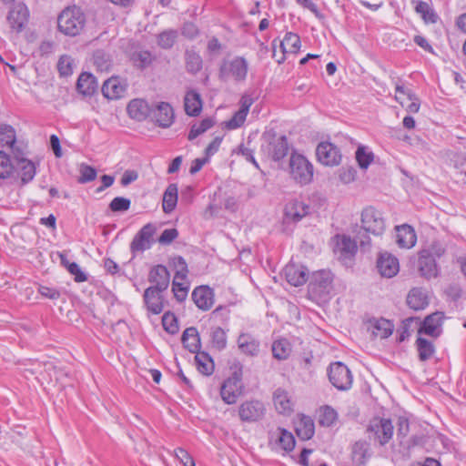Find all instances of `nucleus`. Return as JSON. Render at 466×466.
I'll list each match as a JSON object with an SVG mask.
<instances>
[{
    "label": "nucleus",
    "mask_w": 466,
    "mask_h": 466,
    "mask_svg": "<svg viewBox=\"0 0 466 466\" xmlns=\"http://www.w3.org/2000/svg\"><path fill=\"white\" fill-rule=\"evenodd\" d=\"M86 25V15L76 6L64 9L57 18L58 30L68 36H76L81 33Z\"/></svg>",
    "instance_id": "f257e3e1"
},
{
    "label": "nucleus",
    "mask_w": 466,
    "mask_h": 466,
    "mask_svg": "<svg viewBox=\"0 0 466 466\" xmlns=\"http://www.w3.org/2000/svg\"><path fill=\"white\" fill-rule=\"evenodd\" d=\"M263 153L273 161L283 159L289 152V143L286 136L278 135L270 130L263 134Z\"/></svg>",
    "instance_id": "f03ea898"
},
{
    "label": "nucleus",
    "mask_w": 466,
    "mask_h": 466,
    "mask_svg": "<svg viewBox=\"0 0 466 466\" xmlns=\"http://www.w3.org/2000/svg\"><path fill=\"white\" fill-rule=\"evenodd\" d=\"M332 281V275L329 271L314 272L308 286L309 296L314 299L326 301L333 289Z\"/></svg>",
    "instance_id": "7ed1b4c3"
},
{
    "label": "nucleus",
    "mask_w": 466,
    "mask_h": 466,
    "mask_svg": "<svg viewBox=\"0 0 466 466\" xmlns=\"http://www.w3.org/2000/svg\"><path fill=\"white\" fill-rule=\"evenodd\" d=\"M291 177L300 185H308L313 179V165L301 154L292 153L289 158Z\"/></svg>",
    "instance_id": "20e7f679"
},
{
    "label": "nucleus",
    "mask_w": 466,
    "mask_h": 466,
    "mask_svg": "<svg viewBox=\"0 0 466 466\" xmlns=\"http://www.w3.org/2000/svg\"><path fill=\"white\" fill-rule=\"evenodd\" d=\"M394 427L390 419L373 418L368 427L369 438L379 441L381 446L386 445L393 436Z\"/></svg>",
    "instance_id": "39448f33"
},
{
    "label": "nucleus",
    "mask_w": 466,
    "mask_h": 466,
    "mask_svg": "<svg viewBox=\"0 0 466 466\" xmlns=\"http://www.w3.org/2000/svg\"><path fill=\"white\" fill-rule=\"evenodd\" d=\"M248 70V61L242 56H236L220 66L219 78L227 81L229 77H232L237 82H242L247 77Z\"/></svg>",
    "instance_id": "423d86ee"
},
{
    "label": "nucleus",
    "mask_w": 466,
    "mask_h": 466,
    "mask_svg": "<svg viewBox=\"0 0 466 466\" xmlns=\"http://www.w3.org/2000/svg\"><path fill=\"white\" fill-rule=\"evenodd\" d=\"M361 227L365 232L380 236L385 231V220L381 213L372 207H368L361 213Z\"/></svg>",
    "instance_id": "0eeeda50"
},
{
    "label": "nucleus",
    "mask_w": 466,
    "mask_h": 466,
    "mask_svg": "<svg viewBox=\"0 0 466 466\" xmlns=\"http://www.w3.org/2000/svg\"><path fill=\"white\" fill-rule=\"evenodd\" d=\"M330 383L339 390H347L352 384V375L348 367L342 362L331 363L328 369Z\"/></svg>",
    "instance_id": "6e6552de"
},
{
    "label": "nucleus",
    "mask_w": 466,
    "mask_h": 466,
    "mask_svg": "<svg viewBox=\"0 0 466 466\" xmlns=\"http://www.w3.org/2000/svg\"><path fill=\"white\" fill-rule=\"evenodd\" d=\"M243 390L241 374L234 372L231 377L223 382L220 388V395L225 403L234 404L238 398L243 394Z\"/></svg>",
    "instance_id": "1a4fd4ad"
},
{
    "label": "nucleus",
    "mask_w": 466,
    "mask_h": 466,
    "mask_svg": "<svg viewBox=\"0 0 466 466\" xmlns=\"http://www.w3.org/2000/svg\"><path fill=\"white\" fill-rule=\"evenodd\" d=\"M157 232V227L153 223H147L135 235L131 243L130 250L135 255L137 252H144L149 249L154 243V235Z\"/></svg>",
    "instance_id": "9d476101"
},
{
    "label": "nucleus",
    "mask_w": 466,
    "mask_h": 466,
    "mask_svg": "<svg viewBox=\"0 0 466 466\" xmlns=\"http://www.w3.org/2000/svg\"><path fill=\"white\" fill-rule=\"evenodd\" d=\"M316 156L319 163L329 167L339 166L342 159L339 147L328 141L320 142L318 145Z\"/></svg>",
    "instance_id": "9b49d317"
},
{
    "label": "nucleus",
    "mask_w": 466,
    "mask_h": 466,
    "mask_svg": "<svg viewBox=\"0 0 466 466\" xmlns=\"http://www.w3.org/2000/svg\"><path fill=\"white\" fill-rule=\"evenodd\" d=\"M265 412V405L259 400H246L238 408V416L245 422L258 421L264 417Z\"/></svg>",
    "instance_id": "f8f14e48"
},
{
    "label": "nucleus",
    "mask_w": 466,
    "mask_h": 466,
    "mask_svg": "<svg viewBox=\"0 0 466 466\" xmlns=\"http://www.w3.org/2000/svg\"><path fill=\"white\" fill-rule=\"evenodd\" d=\"M443 319L444 315L440 311L428 315L418 330L419 334L423 333L433 338H438L442 331L441 326Z\"/></svg>",
    "instance_id": "ddd939ff"
},
{
    "label": "nucleus",
    "mask_w": 466,
    "mask_h": 466,
    "mask_svg": "<svg viewBox=\"0 0 466 466\" xmlns=\"http://www.w3.org/2000/svg\"><path fill=\"white\" fill-rule=\"evenodd\" d=\"M418 267L420 275L427 279L439 276V267L436 259L428 250H422L420 253Z\"/></svg>",
    "instance_id": "4468645a"
},
{
    "label": "nucleus",
    "mask_w": 466,
    "mask_h": 466,
    "mask_svg": "<svg viewBox=\"0 0 466 466\" xmlns=\"http://www.w3.org/2000/svg\"><path fill=\"white\" fill-rule=\"evenodd\" d=\"M377 268L382 277L392 278L400 270L399 260L390 253H380L377 259Z\"/></svg>",
    "instance_id": "2eb2a0df"
},
{
    "label": "nucleus",
    "mask_w": 466,
    "mask_h": 466,
    "mask_svg": "<svg viewBox=\"0 0 466 466\" xmlns=\"http://www.w3.org/2000/svg\"><path fill=\"white\" fill-rule=\"evenodd\" d=\"M29 17V11L25 5L17 4L10 11L7 21L11 28L16 32H21L25 28Z\"/></svg>",
    "instance_id": "dca6fc26"
},
{
    "label": "nucleus",
    "mask_w": 466,
    "mask_h": 466,
    "mask_svg": "<svg viewBox=\"0 0 466 466\" xmlns=\"http://www.w3.org/2000/svg\"><path fill=\"white\" fill-rule=\"evenodd\" d=\"M148 281L152 284L149 288L165 291L170 282V274L164 265L153 267L148 273Z\"/></svg>",
    "instance_id": "f3484780"
},
{
    "label": "nucleus",
    "mask_w": 466,
    "mask_h": 466,
    "mask_svg": "<svg viewBox=\"0 0 466 466\" xmlns=\"http://www.w3.org/2000/svg\"><path fill=\"white\" fill-rule=\"evenodd\" d=\"M0 145L12 148L15 157L24 156V149L16 145V135L15 128L6 124L0 126Z\"/></svg>",
    "instance_id": "a211bd4d"
},
{
    "label": "nucleus",
    "mask_w": 466,
    "mask_h": 466,
    "mask_svg": "<svg viewBox=\"0 0 466 466\" xmlns=\"http://www.w3.org/2000/svg\"><path fill=\"white\" fill-rule=\"evenodd\" d=\"M163 290L147 288L144 291L143 299L144 303L149 312L157 315L164 309V298L162 296Z\"/></svg>",
    "instance_id": "6ab92c4d"
},
{
    "label": "nucleus",
    "mask_w": 466,
    "mask_h": 466,
    "mask_svg": "<svg viewBox=\"0 0 466 466\" xmlns=\"http://www.w3.org/2000/svg\"><path fill=\"white\" fill-rule=\"evenodd\" d=\"M310 207L302 201L294 199L285 207V219L297 223L309 214Z\"/></svg>",
    "instance_id": "aec40b11"
},
{
    "label": "nucleus",
    "mask_w": 466,
    "mask_h": 466,
    "mask_svg": "<svg viewBox=\"0 0 466 466\" xmlns=\"http://www.w3.org/2000/svg\"><path fill=\"white\" fill-rule=\"evenodd\" d=\"M284 274L287 281L294 287L301 286L308 280V269L302 265L289 263L284 268Z\"/></svg>",
    "instance_id": "412c9836"
},
{
    "label": "nucleus",
    "mask_w": 466,
    "mask_h": 466,
    "mask_svg": "<svg viewBox=\"0 0 466 466\" xmlns=\"http://www.w3.org/2000/svg\"><path fill=\"white\" fill-rule=\"evenodd\" d=\"M101 91L107 99H118L125 96L127 85L118 77H110L104 82Z\"/></svg>",
    "instance_id": "4be33fe9"
},
{
    "label": "nucleus",
    "mask_w": 466,
    "mask_h": 466,
    "mask_svg": "<svg viewBox=\"0 0 466 466\" xmlns=\"http://www.w3.org/2000/svg\"><path fill=\"white\" fill-rule=\"evenodd\" d=\"M156 123L161 127H168L174 121V111L172 106L166 102H160L151 111Z\"/></svg>",
    "instance_id": "5701e85b"
},
{
    "label": "nucleus",
    "mask_w": 466,
    "mask_h": 466,
    "mask_svg": "<svg viewBox=\"0 0 466 466\" xmlns=\"http://www.w3.org/2000/svg\"><path fill=\"white\" fill-rule=\"evenodd\" d=\"M191 297L196 306L201 310H208L213 306L214 293L207 286H199L194 289Z\"/></svg>",
    "instance_id": "b1692460"
},
{
    "label": "nucleus",
    "mask_w": 466,
    "mask_h": 466,
    "mask_svg": "<svg viewBox=\"0 0 466 466\" xmlns=\"http://www.w3.org/2000/svg\"><path fill=\"white\" fill-rule=\"evenodd\" d=\"M395 229L397 232L396 242L400 248H410L416 244L417 236L411 226L403 224L397 226Z\"/></svg>",
    "instance_id": "393cba45"
},
{
    "label": "nucleus",
    "mask_w": 466,
    "mask_h": 466,
    "mask_svg": "<svg viewBox=\"0 0 466 466\" xmlns=\"http://www.w3.org/2000/svg\"><path fill=\"white\" fill-rule=\"evenodd\" d=\"M127 110L131 118L143 121L150 115L152 108L146 100L137 98L128 103Z\"/></svg>",
    "instance_id": "a878e982"
},
{
    "label": "nucleus",
    "mask_w": 466,
    "mask_h": 466,
    "mask_svg": "<svg viewBox=\"0 0 466 466\" xmlns=\"http://www.w3.org/2000/svg\"><path fill=\"white\" fill-rule=\"evenodd\" d=\"M97 87V81L92 74L84 72L79 76L76 82V89L80 94L91 96L96 92Z\"/></svg>",
    "instance_id": "bb28decb"
},
{
    "label": "nucleus",
    "mask_w": 466,
    "mask_h": 466,
    "mask_svg": "<svg viewBox=\"0 0 466 466\" xmlns=\"http://www.w3.org/2000/svg\"><path fill=\"white\" fill-rule=\"evenodd\" d=\"M240 351L248 356H257L259 352V342L248 333H241L238 338Z\"/></svg>",
    "instance_id": "cd10ccee"
},
{
    "label": "nucleus",
    "mask_w": 466,
    "mask_h": 466,
    "mask_svg": "<svg viewBox=\"0 0 466 466\" xmlns=\"http://www.w3.org/2000/svg\"><path fill=\"white\" fill-rule=\"evenodd\" d=\"M408 306L414 310L424 309L428 304V297L420 288H413L407 296Z\"/></svg>",
    "instance_id": "c85d7f7f"
},
{
    "label": "nucleus",
    "mask_w": 466,
    "mask_h": 466,
    "mask_svg": "<svg viewBox=\"0 0 466 466\" xmlns=\"http://www.w3.org/2000/svg\"><path fill=\"white\" fill-rule=\"evenodd\" d=\"M182 343L186 349L192 353H197L200 349V338L197 328H187L181 338Z\"/></svg>",
    "instance_id": "c756f323"
},
{
    "label": "nucleus",
    "mask_w": 466,
    "mask_h": 466,
    "mask_svg": "<svg viewBox=\"0 0 466 466\" xmlns=\"http://www.w3.org/2000/svg\"><path fill=\"white\" fill-rule=\"evenodd\" d=\"M273 401L279 413L288 415L292 411L293 404L286 390L282 389L276 390L273 395Z\"/></svg>",
    "instance_id": "7c9ffc66"
},
{
    "label": "nucleus",
    "mask_w": 466,
    "mask_h": 466,
    "mask_svg": "<svg viewBox=\"0 0 466 466\" xmlns=\"http://www.w3.org/2000/svg\"><path fill=\"white\" fill-rule=\"evenodd\" d=\"M279 46L282 49V53H297L300 48V38L297 34L287 33L284 39L279 43ZM285 59V56L277 60L279 64L282 63Z\"/></svg>",
    "instance_id": "2f4dec72"
},
{
    "label": "nucleus",
    "mask_w": 466,
    "mask_h": 466,
    "mask_svg": "<svg viewBox=\"0 0 466 466\" xmlns=\"http://www.w3.org/2000/svg\"><path fill=\"white\" fill-rule=\"evenodd\" d=\"M184 106L188 116H198L202 109L200 95L194 90L188 91L185 96Z\"/></svg>",
    "instance_id": "473e14b6"
},
{
    "label": "nucleus",
    "mask_w": 466,
    "mask_h": 466,
    "mask_svg": "<svg viewBox=\"0 0 466 466\" xmlns=\"http://www.w3.org/2000/svg\"><path fill=\"white\" fill-rule=\"evenodd\" d=\"M177 203V184H170L167 187L163 195L162 208L163 211L167 214L171 213Z\"/></svg>",
    "instance_id": "72a5a7b5"
},
{
    "label": "nucleus",
    "mask_w": 466,
    "mask_h": 466,
    "mask_svg": "<svg viewBox=\"0 0 466 466\" xmlns=\"http://www.w3.org/2000/svg\"><path fill=\"white\" fill-rule=\"evenodd\" d=\"M15 159L21 171L22 183L26 184L30 182L35 176V164L31 160L24 157V156H19L15 157Z\"/></svg>",
    "instance_id": "f704fd0d"
},
{
    "label": "nucleus",
    "mask_w": 466,
    "mask_h": 466,
    "mask_svg": "<svg viewBox=\"0 0 466 466\" xmlns=\"http://www.w3.org/2000/svg\"><path fill=\"white\" fill-rule=\"evenodd\" d=\"M416 348L420 361H427L432 358L435 353L434 344L429 339L419 337L416 339Z\"/></svg>",
    "instance_id": "c9c22d12"
},
{
    "label": "nucleus",
    "mask_w": 466,
    "mask_h": 466,
    "mask_svg": "<svg viewBox=\"0 0 466 466\" xmlns=\"http://www.w3.org/2000/svg\"><path fill=\"white\" fill-rule=\"evenodd\" d=\"M393 324L385 319H380L371 325V333L375 338L386 339L392 334Z\"/></svg>",
    "instance_id": "e433bc0d"
},
{
    "label": "nucleus",
    "mask_w": 466,
    "mask_h": 466,
    "mask_svg": "<svg viewBox=\"0 0 466 466\" xmlns=\"http://www.w3.org/2000/svg\"><path fill=\"white\" fill-rule=\"evenodd\" d=\"M195 361L198 370L203 375H211L214 371V362L211 357L206 352H197Z\"/></svg>",
    "instance_id": "4c0bfd02"
},
{
    "label": "nucleus",
    "mask_w": 466,
    "mask_h": 466,
    "mask_svg": "<svg viewBox=\"0 0 466 466\" xmlns=\"http://www.w3.org/2000/svg\"><path fill=\"white\" fill-rule=\"evenodd\" d=\"M186 68L188 73L197 74L202 69V58L194 50H187L185 53Z\"/></svg>",
    "instance_id": "58836bf2"
},
{
    "label": "nucleus",
    "mask_w": 466,
    "mask_h": 466,
    "mask_svg": "<svg viewBox=\"0 0 466 466\" xmlns=\"http://www.w3.org/2000/svg\"><path fill=\"white\" fill-rule=\"evenodd\" d=\"M298 436L304 441L309 440L314 435V423L309 417H304L296 427Z\"/></svg>",
    "instance_id": "ea45409f"
},
{
    "label": "nucleus",
    "mask_w": 466,
    "mask_h": 466,
    "mask_svg": "<svg viewBox=\"0 0 466 466\" xmlns=\"http://www.w3.org/2000/svg\"><path fill=\"white\" fill-rule=\"evenodd\" d=\"M291 352L290 343L286 339L276 340L272 344L273 357L278 360H286Z\"/></svg>",
    "instance_id": "a19ab883"
},
{
    "label": "nucleus",
    "mask_w": 466,
    "mask_h": 466,
    "mask_svg": "<svg viewBox=\"0 0 466 466\" xmlns=\"http://www.w3.org/2000/svg\"><path fill=\"white\" fill-rule=\"evenodd\" d=\"M210 341L212 347L217 350H222L227 347V335L220 327L212 328L210 331Z\"/></svg>",
    "instance_id": "79ce46f5"
},
{
    "label": "nucleus",
    "mask_w": 466,
    "mask_h": 466,
    "mask_svg": "<svg viewBox=\"0 0 466 466\" xmlns=\"http://www.w3.org/2000/svg\"><path fill=\"white\" fill-rule=\"evenodd\" d=\"M177 31L174 29L165 30L157 35V45L164 49L171 48L177 38Z\"/></svg>",
    "instance_id": "37998d69"
},
{
    "label": "nucleus",
    "mask_w": 466,
    "mask_h": 466,
    "mask_svg": "<svg viewBox=\"0 0 466 466\" xmlns=\"http://www.w3.org/2000/svg\"><path fill=\"white\" fill-rule=\"evenodd\" d=\"M93 64L100 72L108 71L111 67L109 56L103 50H96L94 52Z\"/></svg>",
    "instance_id": "c03bdc74"
},
{
    "label": "nucleus",
    "mask_w": 466,
    "mask_h": 466,
    "mask_svg": "<svg viewBox=\"0 0 466 466\" xmlns=\"http://www.w3.org/2000/svg\"><path fill=\"white\" fill-rule=\"evenodd\" d=\"M337 411L330 406H324L319 409V422L325 427L331 426L337 420Z\"/></svg>",
    "instance_id": "a18cd8bd"
},
{
    "label": "nucleus",
    "mask_w": 466,
    "mask_h": 466,
    "mask_svg": "<svg viewBox=\"0 0 466 466\" xmlns=\"http://www.w3.org/2000/svg\"><path fill=\"white\" fill-rule=\"evenodd\" d=\"M214 125V121L210 118H205L198 124H194L188 134V140H193L198 137L199 135L203 134L209 128H211Z\"/></svg>",
    "instance_id": "49530a36"
},
{
    "label": "nucleus",
    "mask_w": 466,
    "mask_h": 466,
    "mask_svg": "<svg viewBox=\"0 0 466 466\" xmlns=\"http://www.w3.org/2000/svg\"><path fill=\"white\" fill-rule=\"evenodd\" d=\"M337 248L345 257L353 256L357 249L355 240H351L350 238L343 236L339 241H338Z\"/></svg>",
    "instance_id": "de8ad7c7"
},
{
    "label": "nucleus",
    "mask_w": 466,
    "mask_h": 466,
    "mask_svg": "<svg viewBox=\"0 0 466 466\" xmlns=\"http://www.w3.org/2000/svg\"><path fill=\"white\" fill-rule=\"evenodd\" d=\"M278 442L285 451H291L295 447L294 436L284 429H279Z\"/></svg>",
    "instance_id": "09e8293b"
},
{
    "label": "nucleus",
    "mask_w": 466,
    "mask_h": 466,
    "mask_svg": "<svg viewBox=\"0 0 466 466\" xmlns=\"http://www.w3.org/2000/svg\"><path fill=\"white\" fill-rule=\"evenodd\" d=\"M74 59L67 55L60 56L57 62V70L61 76H68L73 74Z\"/></svg>",
    "instance_id": "8fccbe9b"
},
{
    "label": "nucleus",
    "mask_w": 466,
    "mask_h": 466,
    "mask_svg": "<svg viewBox=\"0 0 466 466\" xmlns=\"http://www.w3.org/2000/svg\"><path fill=\"white\" fill-rule=\"evenodd\" d=\"M79 173L80 176L77 178V182L80 184L91 182L95 180L97 176L96 168L85 163L80 165Z\"/></svg>",
    "instance_id": "3c124183"
},
{
    "label": "nucleus",
    "mask_w": 466,
    "mask_h": 466,
    "mask_svg": "<svg viewBox=\"0 0 466 466\" xmlns=\"http://www.w3.org/2000/svg\"><path fill=\"white\" fill-rule=\"evenodd\" d=\"M374 155L370 151H367L364 147H359L356 151V160L362 169H367L373 161Z\"/></svg>",
    "instance_id": "603ef678"
},
{
    "label": "nucleus",
    "mask_w": 466,
    "mask_h": 466,
    "mask_svg": "<svg viewBox=\"0 0 466 466\" xmlns=\"http://www.w3.org/2000/svg\"><path fill=\"white\" fill-rule=\"evenodd\" d=\"M14 166L10 157L4 151H0V178H7L11 176Z\"/></svg>",
    "instance_id": "864d4df0"
},
{
    "label": "nucleus",
    "mask_w": 466,
    "mask_h": 466,
    "mask_svg": "<svg viewBox=\"0 0 466 466\" xmlns=\"http://www.w3.org/2000/svg\"><path fill=\"white\" fill-rule=\"evenodd\" d=\"M368 451V447L365 442L357 441L353 445L352 449V458L353 461L359 465L364 464L366 461V454Z\"/></svg>",
    "instance_id": "5fc2aeb1"
},
{
    "label": "nucleus",
    "mask_w": 466,
    "mask_h": 466,
    "mask_svg": "<svg viewBox=\"0 0 466 466\" xmlns=\"http://www.w3.org/2000/svg\"><path fill=\"white\" fill-rule=\"evenodd\" d=\"M164 329L169 334H176L178 331V324L176 316L171 312H166L162 317Z\"/></svg>",
    "instance_id": "6e6d98bb"
},
{
    "label": "nucleus",
    "mask_w": 466,
    "mask_h": 466,
    "mask_svg": "<svg viewBox=\"0 0 466 466\" xmlns=\"http://www.w3.org/2000/svg\"><path fill=\"white\" fill-rule=\"evenodd\" d=\"M131 201L124 197H116L109 203V208L113 212H124L129 209Z\"/></svg>",
    "instance_id": "4d7b16f0"
},
{
    "label": "nucleus",
    "mask_w": 466,
    "mask_h": 466,
    "mask_svg": "<svg viewBox=\"0 0 466 466\" xmlns=\"http://www.w3.org/2000/svg\"><path fill=\"white\" fill-rule=\"evenodd\" d=\"M357 171L353 167H342L338 170V177L341 183L350 184L356 178Z\"/></svg>",
    "instance_id": "13d9d810"
},
{
    "label": "nucleus",
    "mask_w": 466,
    "mask_h": 466,
    "mask_svg": "<svg viewBox=\"0 0 466 466\" xmlns=\"http://www.w3.org/2000/svg\"><path fill=\"white\" fill-rule=\"evenodd\" d=\"M178 279H176V276L174 277L172 282V291L177 300L182 302L186 299L187 296L188 288L187 286H184V284L178 282Z\"/></svg>",
    "instance_id": "bf43d9fd"
},
{
    "label": "nucleus",
    "mask_w": 466,
    "mask_h": 466,
    "mask_svg": "<svg viewBox=\"0 0 466 466\" xmlns=\"http://www.w3.org/2000/svg\"><path fill=\"white\" fill-rule=\"evenodd\" d=\"M133 60L135 63H139L138 66L141 68H145L152 63L153 56L149 51L142 50L133 55Z\"/></svg>",
    "instance_id": "052dcab7"
},
{
    "label": "nucleus",
    "mask_w": 466,
    "mask_h": 466,
    "mask_svg": "<svg viewBox=\"0 0 466 466\" xmlns=\"http://www.w3.org/2000/svg\"><path fill=\"white\" fill-rule=\"evenodd\" d=\"M248 114L244 113L243 110H238L233 116L227 122V127L229 129H236L240 127L247 117Z\"/></svg>",
    "instance_id": "680f3d73"
},
{
    "label": "nucleus",
    "mask_w": 466,
    "mask_h": 466,
    "mask_svg": "<svg viewBox=\"0 0 466 466\" xmlns=\"http://www.w3.org/2000/svg\"><path fill=\"white\" fill-rule=\"evenodd\" d=\"M177 236L178 231L177 228H167L162 232L157 241L162 245H169L177 238Z\"/></svg>",
    "instance_id": "e2e57ef3"
},
{
    "label": "nucleus",
    "mask_w": 466,
    "mask_h": 466,
    "mask_svg": "<svg viewBox=\"0 0 466 466\" xmlns=\"http://www.w3.org/2000/svg\"><path fill=\"white\" fill-rule=\"evenodd\" d=\"M445 294L449 299H451L453 301H457L461 298L462 295V289L459 284H450L445 289Z\"/></svg>",
    "instance_id": "0e129e2a"
},
{
    "label": "nucleus",
    "mask_w": 466,
    "mask_h": 466,
    "mask_svg": "<svg viewBox=\"0 0 466 466\" xmlns=\"http://www.w3.org/2000/svg\"><path fill=\"white\" fill-rule=\"evenodd\" d=\"M175 455L184 466H195V461L193 458L188 454V452L186 450L182 448H177L175 451Z\"/></svg>",
    "instance_id": "69168bd1"
},
{
    "label": "nucleus",
    "mask_w": 466,
    "mask_h": 466,
    "mask_svg": "<svg viewBox=\"0 0 466 466\" xmlns=\"http://www.w3.org/2000/svg\"><path fill=\"white\" fill-rule=\"evenodd\" d=\"M66 269L74 276L76 282H84L86 280V275L80 269L79 266L76 262L68 264Z\"/></svg>",
    "instance_id": "338daca9"
},
{
    "label": "nucleus",
    "mask_w": 466,
    "mask_h": 466,
    "mask_svg": "<svg viewBox=\"0 0 466 466\" xmlns=\"http://www.w3.org/2000/svg\"><path fill=\"white\" fill-rule=\"evenodd\" d=\"M176 260H177V267L178 268V269L177 270V272L175 274L176 279H180V280H183L186 279L187 274V263L182 257H177L176 258Z\"/></svg>",
    "instance_id": "774afa93"
}]
</instances>
